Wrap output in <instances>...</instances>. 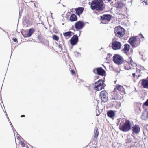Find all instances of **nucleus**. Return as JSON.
Segmentation results:
<instances>
[{"label": "nucleus", "instance_id": "nucleus-1", "mask_svg": "<svg viewBox=\"0 0 148 148\" xmlns=\"http://www.w3.org/2000/svg\"><path fill=\"white\" fill-rule=\"evenodd\" d=\"M90 4L91 9L97 11H102L104 9V4L102 0H92Z\"/></svg>", "mask_w": 148, "mask_h": 148}, {"label": "nucleus", "instance_id": "nucleus-2", "mask_svg": "<svg viewBox=\"0 0 148 148\" xmlns=\"http://www.w3.org/2000/svg\"><path fill=\"white\" fill-rule=\"evenodd\" d=\"M116 90H117L120 93H125V90L122 86L120 85H116L115 88L114 89V90L112 92V95L111 98V100H116L118 99V96L117 92L116 91Z\"/></svg>", "mask_w": 148, "mask_h": 148}, {"label": "nucleus", "instance_id": "nucleus-3", "mask_svg": "<svg viewBox=\"0 0 148 148\" xmlns=\"http://www.w3.org/2000/svg\"><path fill=\"white\" fill-rule=\"evenodd\" d=\"M114 32L115 36L117 37H122L125 33V29L120 26L115 27Z\"/></svg>", "mask_w": 148, "mask_h": 148}, {"label": "nucleus", "instance_id": "nucleus-4", "mask_svg": "<svg viewBox=\"0 0 148 148\" xmlns=\"http://www.w3.org/2000/svg\"><path fill=\"white\" fill-rule=\"evenodd\" d=\"M120 130L123 132H127L131 129V126L129 120H126L125 123L122 124L121 123L119 127Z\"/></svg>", "mask_w": 148, "mask_h": 148}, {"label": "nucleus", "instance_id": "nucleus-5", "mask_svg": "<svg viewBox=\"0 0 148 148\" xmlns=\"http://www.w3.org/2000/svg\"><path fill=\"white\" fill-rule=\"evenodd\" d=\"M113 61L117 65H120L124 62V60L121 56L115 54L113 57Z\"/></svg>", "mask_w": 148, "mask_h": 148}, {"label": "nucleus", "instance_id": "nucleus-6", "mask_svg": "<svg viewBox=\"0 0 148 148\" xmlns=\"http://www.w3.org/2000/svg\"><path fill=\"white\" fill-rule=\"evenodd\" d=\"M112 16L110 15L104 14L100 16L101 23L106 24L108 23L111 20Z\"/></svg>", "mask_w": 148, "mask_h": 148}, {"label": "nucleus", "instance_id": "nucleus-7", "mask_svg": "<svg viewBox=\"0 0 148 148\" xmlns=\"http://www.w3.org/2000/svg\"><path fill=\"white\" fill-rule=\"evenodd\" d=\"M93 72L98 75L101 76H105L106 72L102 67H100L94 69L93 71Z\"/></svg>", "mask_w": 148, "mask_h": 148}, {"label": "nucleus", "instance_id": "nucleus-8", "mask_svg": "<svg viewBox=\"0 0 148 148\" xmlns=\"http://www.w3.org/2000/svg\"><path fill=\"white\" fill-rule=\"evenodd\" d=\"M103 82L102 80H99L95 83L94 88L97 91L101 90L103 88Z\"/></svg>", "mask_w": 148, "mask_h": 148}, {"label": "nucleus", "instance_id": "nucleus-9", "mask_svg": "<svg viewBox=\"0 0 148 148\" xmlns=\"http://www.w3.org/2000/svg\"><path fill=\"white\" fill-rule=\"evenodd\" d=\"M128 42L133 48L137 47L139 43V42L137 41L136 38H130Z\"/></svg>", "mask_w": 148, "mask_h": 148}, {"label": "nucleus", "instance_id": "nucleus-10", "mask_svg": "<svg viewBox=\"0 0 148 148\" xmlns=\"http://www.w3.org/2000/svg\"><path fill=\"white\" fill-rule=\"evenodd\" d=\"M100 95L102 101L104 102L107 101L108 95L107 93L105 91H101L100 92Z\"/></svg>", "mask_w": 148, "mask_h": 148}, {"label": "nucleus", "instance_id": "nucleus-11", "mask_svg": "<svg viewBox=\"0 0 148 148\" xmlns=\"http://www.w3.org/2000/svg\"><path fill=\"white\" fill-rule=\"evenodd\" d=\"M121 43L119 42L115 41L112 43V47L114 50H119L121 49Z\"/></svg>", "mask_w": 148, "mask_h": 148}, {"label": "nucleus", "instance_id": "nucleus-12", "mask_svg": "<svg viewBox=\"0 0 148 148\" xmlns=\"http://www.w3.org/2000/svg\"><path fill=\"white\" fill-rule=\"evenodd\" d=\"M131 130L133 134H137L140 132V128L138 125L136 124L132 127Z\"/></svg>", "mask_w": 148, "mask_h": 148}, {"label": "nucleus", "instance_id": "nucleus-13", "mask_svg": "<svg viewBox=\"0 0 148 148\" xmlns=\"http://www.w3.org/2000/svg\"><path fill=\"white\" fill-rule=\"evenodd\" d=\"M84 25L83 22L79 21L75 24V27L77 29L80 30L83 28Z\"/></svg>", "mask_w": 148, "mask_h": 148}, {"label": "nucleus", "instance_id": "nucleus-14", "mask_svg": "<svg viewBox=\"0 0 148 148\" xmlns=\"http://www.w3.org/2000/svg\"><path fill=\"white\" fill-rule=\"evenodd\" d=\"M94 135L92 140L95 141L97 140V138L99 134L98 129L97 127H95L94 128Z\"/></svg>", "mask_w": 148, "mask_h": 148}, {"label": "nucleus", "instance_id": "nucleus-15", "mask_svg": "<svg viewBox=\"0 0 148 148\" xmlns=\"http://www.w3.org/2000/svg\"><path fill=\"white\" fill-rule=\"evenodd\" d=\"M141 84L144 88L148 89V77H147L146 79H142Z\"/></svg>", "mask_w": 148, "mask_h": 148}, {"label": "nucleus", "instance_id": "nucleus-16", "mask_svg": "<svg viewBox=\"0 0 148 148\" xmlns=\"http://www.w3.org/2000/svg\"><path fill=\"white\" fill-rule=\"evenodd\" d=\"M84 9V8L82 7H78L75 8V11L77 15L79 16L81 14Z\"/></svg>", "mask_w": 148, "mask_h": 148}, {"label": "nucleus", "instance_id": "nucleus-17", "mask_svg": "<svg viewBox=\"0 0 148 148\" xmlns=\"http://www.w3.org/2000/svg\"><path fill=\"white\" fill-rule=\"evenodd\" d=\"M35 32V29L33 27L30 28L27 32V36L29 37L33 35Z\"/></svg>", "mask_w": 148, "mask_h": 148}, {"label": "nucleus", "instance_id": "nucleus-18", "mask_svg": "<svg viewBox=\"0 0 148 148\" xmlns=\"http://www.w3.org/2000/svg\"><path fill=\"white\" fill-rule=\"evenodd\" d=\"M78 38H71L70 40L71 44L72 45L76 44L78 41Z\"/></svg>", "mask_w": 148, "mask_h": 148}, {"label": "nucleus", "instance_id": "nucleus-19", "mask_svg": "<svg viewBox=\"0 0 148 148\" xmlns=\"http://www.w3.org/2000/svg\"><path fill=\"white\" fill-rule=\"evenodd\" d=\"M130 49V45L128 44H125L124 45V47L123 51L125 54H127L129 51Z\"/></svg>", "mask_w": 148, "mask_h": 148}, {"label": "nucleus", "instance_id": "nucleus-20", "mask_svg": "<svg viewBox=\"0 0 148 148\" xmlns=\"http://www.w3.org/2000/svg\"><path fill=\"white\" fill-rule=\"evenodd\" d=\"M54 50L57 53L61 52L62 50V47L60 45H57L55 47Z\"/></svg>", "mask_w": 148, "mask_h": 148}, {"label": "nucleus", "instance_id": "nucleus-21", "mask_svg": "<svg viewBox=\"0 0 148 148\" xmlns=\"http://www.w3.org/2000/svg\"><path fill=\"white\" fill-rule=\"evenodd\" d=\"M116 7L118 8H121L124 5L123 3L120 1H117L116 4Z\"/></svg>", "mask_w": 148, "mask_h": 148}, {"label": "nucleus", "instance_id": "nucleus-22", "mask_svg": "<svg viewBox=\"0 0 148 148\" xmlns=\"http://www.w3.org/2000/svg\"><path fill=\"white\" fill-rule=\"evenodd\" d=\"M141 118L143 120H146L148 118V111L146 110L142 114Z\"/></svg>", "mask_w": 148, "mask_h": 148}, {"label": "nucleus", "instance_id": "nucleus-23", "mask_svg": "<svg viewBox=\"0 0 148 148\" xmlns=\"http://www.w3.org/2000/svg\"><path fill=\"white\" fill-rule=\"evenodd\" d=\"M124 68L126 70H129L132 69V67L133 66H132L131 64L128 62H124Z\"/></svg>", "mask_w": 148, "mask_h": 148}, {"label": "nucleus", "instance_id": "nucleus-24", "mask_svg": "<svg viewBox=\"0 0 148 148\" xmlns=\"http://www.w3.org/2000/svg\"><path fill=\"white\" fill-rule=\"evenodd\" d=\"M30 16L29 14H27L25 16L24 21L25 23L28 24H30Z\"/></svg>", "mask_w": 148, "mask_h": 148}, {"label": "nucleus", "instance_id": "nucleus-25", "mask_svg": "<svg viewBox=\"0 0 148 148\" xmlns=\"http://www.w3.org/2000/svg\"><path fill=\"white\" fill-rule=\"evenodd\" d=\"M115 114L113 110H110L107 112L108 116L110 118H112L115 116Z\"/></svg>", "mask_w": 148, "mask_h": 148}, {"label": "nucleus", "instance_id": "nucleus-26", "mask_svg": "<svg viewBox=\"0 0 148 148\" xmlns=\"http://www.w3.org/2000/svg\"><path fill=\"white\" fill-rule=\"evenodd\" d=\"M77 17L74 14H72L70 17V20L71 22H73L76 21L77 20Z\"/></svg>", "mask_w": 148, "mask_h": 148}, {"label": "nucleus", "instance_id": "nucleus-27", "mask_svg": "<svg viewBox=\"0 0 148 148\" xmlns=\"http://www.w3.org/2000/svg\"><path fill=\"white\" fill-rule=\"evenodd\" d=\"M74 33L71 31H69L63 33L64 36L65 37H70L72 36Z\"/></svg>", "mask_w": 148, "mask_h": 148}, {"label": "nucleus", "instance_id": "nucleus-28", "mask_svg": "<svg viewBox=\"0 0 148 148\" xmlns=\"http://www.w3.org/2000/svg\"><path fill=\"white\" fill-rule=\"evenodd\" d=\"M128 61L130 62V64H131V65L132 66H136V64L133 62L131 57L129 58Z\"/></svg>", "mask_w": 148, "mask_h": 148}, {"label": "nucleus", "instance_id": "nucleus-29", "mask_svg": "<svg viewBox=\"0 0 148 148\" xmlns=\"http://www.w3.org/2000/svg\"><path fill=\"white\" fill-rule=\"evenodd\" d=\"M144 133L148 134V125L145 126L144 127Z\"/></svg>", "mask_w": 148, "mask_h": 148}, {"label": "nucleus", "instance_id": "nucleus-30", "mask_svg": "<svg viewBox=\"0 0 148 148\" xmlns=\"http://www.w3.org/2000/svg\"><path fill=\"white\" fill-rule=\"evenodd\" d=\"M36 38V39H35L34 38V39H33L32 38H30V39H29V41H32V40L35 42H38V41L37 40H38L39 38Z\"/></svg>", "mask_w": 148, "mask_h": 148}, {"label": "nucleus", "instance_id": "nucleus-31", "mask_svg": "<svg viewBox=\"0 0 148 148\" xmlns=\"http://www.w3.org/2000/svg\"><path fill=\"white\" fill-rule=\"evenodd\" d=\"M69 70L70 73L72 75L74 74L75 73V71L73 69H72L71 68H70Z\"/></svg>", "mask_w": 148, "mask_h": 148}, {"label": "nucleus", "instance_id": "nucleus-32", "mask_svg": "<svg viewBox=\"0 0 148 148\" xmlns=\"http://www.w3.org/2000/svg\"><path fill=\"white\" fill-rule=\"evenodd\" d=\"M142 3L145 5H148V1L147 0H143Z\"/></svg>", "mask_w": 148, "mask_h": 148}, {"label": "nucleus", "instance_id": "nucleus-33", "mask_svg": "<svg viewBox=\"0 0 148 148\" xmlns=\"http://www.w3.org/2000/svg\"><path fill=\"white\" fill-rule=\"evenodd\" d=\"M143 105H144L146 106H148V99H147L146 101L143 104Z\"/></svg>", "mask_w": 148, "mask_h": 148}, {"label": "nucleus", "instance_id": "nucleus-34", "mask_svg": "<svg viewBox=\"0 0 148 148\" xmlns=\"http://www.w3.org/2000/svg\"><path fill=\"white\" fill-rule=\"evenodd\" d=\"M19 143L21 145L23 146H25V144L24 143V142L22 141H20Z\"/></svg>", "mask_w": 148, "mask_h": 148}, {"label": "nucleus", "instance_id": "nucleus-35", "mask_svg": "<svg viewBox=\"0 0 148 148\" xmlns=\"http://www.w3.org/2000/svg\"><path fill=\"white\" fill-rule=\"evenodd\" d=\"M136 72L137 73H140L141 71V70H140L139 69H138V68H136Z\"/></svg>", "mask_w": 148, "mask_h": 148}, {"label": "nucleus", "instance_id": "nucleus-36", "mask_svg": "<svg viewBox=\"0 0 148 148\" xmlns=\"http://www.w3.org/2000/svg\"><path fill=\"white\" fill-rule=\"evenodd\" d=\"M53 40H56V41H58L59 39V38H53Z\"/></svg>", "mask_w": 148, "mask_h": 148}, {"label": "nucleus", "instance_id": "nucleus-37", "mask_svg": "<svg viewBox=\"0 0 148 148\" xmlns=\"http://www.w3.org/2000/svg\"><path fill=\"white\" fill-rule=\"evenodd\" d=\"M13 40L14 41V42H17V39L16 38H13Z\"/></svg>", "mask_w": 148, "mask_h": 148}, {"label": "nucleus", "instance_id": "nucleus-38", "mask_svg": "<svg viewBox=\"0 0 148 148\" xmlns=\"http://www.w3.org/2000/svg\"><path fill=\"white\" fill-rule=\"evenodd\" d=\"M139 36H140V37H143V35L141 33L140 34Z\"/></svg>", "mask_w": 148, "mask_h": 148}, {"label": "nucleus", "instance_id": "nucleus-39", "mask_svg": "<svg viewBox=\"0 0 148 148\" xmlns=\"http://www.w3.org/2000/svg\"><path fill=\"white\" fill-rule=\"evenodd\" d=\"M132 75H133V77L134 78H135V75H136L135 73H133L132 74Z\"/></svg>", "mask_w": 148, "mask_h": 148}, {"label": "nucleus", "instance_id": "nucleus-40", "mask_svg": "<svg viewBox=\"0 0 148 148\" xmlns=\"http://www.w3.org/2000/svg\"><path fill=\"white\" fill-rule=\"evenodd\" d=\"M72 37H78V36L77 34L74 35Z\"/></svg>", "mask_w": 148, "mask_h": 148}, {"label": "nucleus", "instance_id": "nucleus-41", "mask_svg": "<svg viewBox=\"0 0 148 148\" xmlns=\"http://www.w3.org/2000/svg\"><path fill=\"white\" fill-rule=\"evenodd\" d=\"M90 148H97L95 146H92L91 147H90Z\"/></svg>", "mask_w": 148, "mask_h": 148}, {"label": "nucleus", "instance_id": "nucleus-42", "mask_svg": "<svg viewBox=\"0 0 148 148\" xmlns=\"http://www.w3.org/2000/svg\"><path fill=\"white\" fill-rule=\"evenodd\" d=\"M25 115H22L21 116V117H25Z\"/></svg>", "mask_w": 148, "mask_h": 148}, {"label": "nucleus", "instance_id": "nucleus-43", "mask_svg": "<svg viewBox=\"0 0 148 148\" xmlns=\"http://www.w3.org/2000/svg\"><path fill=\"white\" fill-rule=\"evenodd\" d=\"M52 37H58L56 35H54Z\"/></svg>", "mask_w": 148, "mask_h": 148}, {"label": "nucleus", "instance_id": "nucleus-44", "mask_svg": "<svg viewBox=\"0 0 148 148\" xmlns=\"http://www.w3.org/2000/svg\"><path fill=\"white\" fill-rule=\"evenodd\" d=\"M141 75H138V77H140L141 76Z\"/></svg>", "mask_w": 148, "mask_h": 148}, {"label": "nucleus", "instance_id": "nucleus-45", "mask_svg": "<svg viewBox=\"0 0 148 148\" xmlns=\"http://www.w3.org/2000/svg\"><path fill=\"white\" fill-rule=\"evenodd\" d=\"M109 2H110V1H111V0H107Z\"/></svg>", "mask_w": 148, "mask_h": 148}, {"label": "nucleus", "instance_id": "nucleus-46", "mask_svg": "<svg viewBox=\"0 0 148 148\" xmlns=\"http://www.w3.org/2000/svg\"><path fill=\"white\" fill-rule=\"evenodd\" d=\"M137 36H134V37H137ZM133 37H134V36H133Z\"/></svg>", "mask_w": 148, "mask_h": 148}, {"label": "nucleus", "instance_id": "nucleus-47", "mask_svg": "<svg viewBox=\"0 0 148 148\" xmlns=\"http://www.w3.org/2000/svg\"><path fill=\"white\" fill-rule=\"evenodd\" d=\"M80 32H79V34H80Z\"/></svg>", "mask_w": 148, "mask_h": 148}]
</instances>
